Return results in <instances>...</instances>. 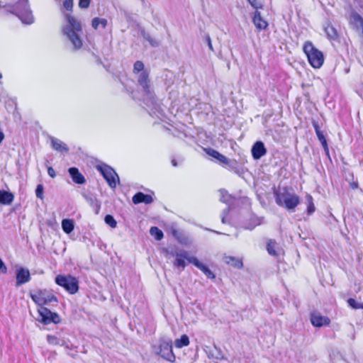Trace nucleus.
<instances>
[{
	"label": "nucleus",
	"instance_id": "nucleus-16",
	"mask_svg": "<svg viewBox=\"0 0 363 363\" xmlns=\"http://www.w3.org/2000/svg\"><path fill=\"white\" fill-rule=\"evenodd\" d=\"M205 351L208 358L220 360L226 359L220 348L218 347L216 345H213V349L206 347Z\"/></svg>",
	"mask_w": 363,
	"mask_h": 363
},
{
	"label": "nucleus",
	"instance_id": "nucleus-32",
	"mask_svg": "<svg viewBox=\"0 0 363 363\" xmlns=\"http://www.w3.org/2000/svg\"><path fill=\"white\" fill-rule=\"evenodd\" d=\"M107 20L106 18H94L91 21V26L95 30L98 29L99 26L101 25L103 28L107 26Z\"/></svg>",
	"mask_w": 363,
	"mask_h": 363
},
{
	"label": "nucleus",
	"instance_id": "nucleus-5",
	"mask_svg": "<svg viewBox=\"0 0 363 363\" xmlns=\"http://www.w3.org/2000/svg\"><path fill=\"white\" fill-rule=\"evenodd\" d=\"M275 201L277 205L294 211L300 203L299 197L284 188L283 191L275 193Z\"/></svg>",
	"mask_w": 363,
	"mask_h": 363
},
{
	"label": "nucleus",
	"instance_id": "nucleus-9",
	"mask_svg": "<svg viewBox=\"0 0 363 363\" xmlns=\"http://www.w3.org/2000/svg\"><path fill=\"white\" fill-rule=\"evenodd\" d=\"M55 283L71 294L77 293L79 290L78 280L72 276L57 275L55 277Z\"/></svg>",
	"mask_w": 363,
	"mask_h": 363
},
{
	"label": "nucleus",
	"instance_id": "nucleus-22",
	"mask_svg": "<svg viewBox=\"0 0 363 363\" xmlns=\"http://www.w3.org/2000/svg\"><path fill=\"white\" fill-rule=\"evenodd\" d=\"M313 126H314V128H315L317 137H318L319 141L320 142V143H321V145H322V146H323V147L326 155H329L328 146L327 141H326V139H325L323 133L320 130L319 126H318V124L314 123Z\"/></svg>",
	"mask_w": 363,
	"mask_h": 363
},
{
	"label": "nucleus",
	"instance_id": "nucleus-51",
	"mask_svg": "<svg viewBox=\"0 0 363 363\" xmlns=\"http://www.w3.org/2000/svg\"><path fill=\"white\" fill-rule=\"evenodd\" d=\"M4 139V134L3 132L0 131V144L1 143V142L3 141Z\"/></svg>",
	"mask_w": 363,
	"mask_h": 363
},
{
	"label": "nucleus",
	"instance_id": "nucleus-35",
	"mask_svg": "<svg viewBox=\"0 0 363 363\" xmlns=\"http://www.w3.org/2000/svg\"><path fill=\"white\" fill-rule=\"evenodd\" d=\"M105 223L112 228H116L117 222L111 215H106L104 218Z\"/></svg>",
	"mask_w": 363,
	"mask_h": 363
},
{
	"label": "nucleus",
	"instance_id": "nucleus-29",
	"mask_svg": "<svg viewBox=\"0 0 363 363\" xmlns=\"http://www.w3.org/2000/svg\"><path fill=\"white\" fill-rule=\"evenodd\" d=\"M278 248V244L274 240H269L267 245V250L270 255L277 256L278 253L277 249Z\"/></svg>",
	"mask_w": 363,
	"mask_h": 363
},
{
	"label": "nucleus",
	"instance_id": "nucleus-47",
	"mask_svg": "<svg viewBox=\"0 0 363 363\" xmlns=\"http://www.w3.org/2000/svg\"><path fill=\"white\" fill-rule=\"evenodd\" d=\"M7 268L4 262L0 259V274H5Z\"/></svg>",
	"mask_w": 363,
	"mask_h": 363
},
{
	"label": "nucleus",
	"instance_id": "nucleus-13",
	"mask_svg": "<svg viewBox=\"0 0 363 363\" xmlns=\"http://www.w3.org/2000/svg\"><path fill=\"white\" fill-rule=\"evenodd\" d=\"M16 286H19L30 280V272L28 269L18 267L16 272Z\"/></svg>",
	"mask_w": 363,
	"mask_h": 363
},
{
	"label": "nucleus",
	"instance_id": "nucleus-23",
	"mask_svg": "<svg viewBox=\"0 0 363 363\" xmlns=\"http://www.w3.org/2000/svg\"><path fill=\"white\" fill-rule=\"evenodd\" d=\"M14 199V196L12 193L0 190V203L3 205H10Z\"/></svg>",
	"mask_w": 363,
	"mask_h": 363
},
{
	"label": "nucleus",
	"instance_id": "nucleus-45",
	"mask_svg": "<svg viewBox=\"0 0 363 363\" xmlns=\"http://www.w3.org/2000/svg\"><path fill=\"white\" fill-rule=\"evenodd\" d=\"M91 0H79V6L82 9H86L90 4Z\"/></svg>",
	"mask_w": 363,
	"mask_h": 363
},
{
	"label": "nucleus",
	"instance_id": "nucleus-40",
	"mask_svg": "<svg viewBox=\"0 0 363 363\" xmlns=\"http://www.w3.org/2000/svg\"><path fill=\"white\" fill-rule=\"evenodd\" d=\"M220 200L223 203H228L230 200V196L224 190H220Z\"/></svg>",
	"mask_w": 363,
	"mask_h": 363
},
{
	"label": "nucleus",
	"instance_id": "nucleus-10",
	"mask_svg": "<svg viewBox=\"0 0 363 363\" xmlns=\"http://www.w3.org/2000/svg\"><path fill=\"white\" fill-rule=\"evenodd\" d=\"M38 318L37 320L44 325H48L51 323L57 324L60 322L61 319L60 315L55 312H52L46 307H40L38 309Z\"/></svg>",
	"mask_w": 363,
	"mask_h": 363
},
{
	"label": "nucleus",
	"instance_id": "nucleus-21",
	"mask_svg": "<svg viewBox=\"0 0 363 363\" xmlns=\"http://www.w3.org/2000/svg\"><path fill=\"white\" fill-rule=\"evenodd\" d=\"M252 21L257 28L264 30L268 26V23L264 21L259 11H256L254 13Z\"/></svg>",
	"mask_w": 363,
	"mask_h": 363
},
{
	"label": "nucleus",
	"instance_id": "nucleus-12",
	"mask_svg": "<svg viewBox=\"0 0 363 363\" xmlns=\"http://www.w3.org/2000/svg\"><path fill=\"white\" fill-rule=\"evenodd\" d=\"M311 322L315 327L328 325L330 320L327 316L322 315L319 312L314 311L311 313Z\"/></svg>",
	"mask_w": 363,
	"mask_h": 363
},
{
	"label": "nucleus",
	"instance_id": "nucleus-6",
	"mask_svg": "<svg viewBox=\"0 0 363 363\" xmlns=\"http://www.w3.org/2000/svg\"><path fill=\"white\" fill-rule=\"evenodd\" d=\"M310 65L314 68H320L324 62V56L322 52L314 47L310 41H306L303 47Z\"/></svg>",
	"mask_w": 363,
	"mask_h": 363
},
{
	"label": "nucleus",
	"instance_id": "nucleus-11",
	"mask_svg": "<svg viewBox=\"0 0 363 363\" xmlns=\"http://www.w3.org/2000/svg\"><path fill=\"white\" fill-rule=\"evenodd\" d=\"M97 169L103 175L109 186L113 189L116 188L117 184L116 179L119 181V177L114 169L106 164L98 165Z\"/></svg>",
	"mask_w": 363,
	"mask_h": 363
},
{
	"label": "nucleus",
	"instance_id": "nucleus-7",
	"mask_svg": "<svg viewBox=\"0 0 363 363\" xmlns=\"http://www.w3.org/2000/svg\"><path fill=\"white\" fill-rule=\"evenodd\" d=\"M166 256L168 259H170L171 257H174V261L173 262V264L175 267L181 269L183 270L187 262L189 263V259L191 258H196L195 257H191L189 255V252L183 249H171V250H166Z\"/></svg>",
	"mask_w": 363,
	"mask_h": 363
},
{
	"label": "nucleus",
	"instance_id": "nucleus-25",
	"mask_svg": "<svg viewBox=\"0 0 363 363\" xmlns=\"http://www.w3.org/2000/svg\"><path fill=\"white\" fill-rule=\"evenodd\" d=\"M84 196L86 201L95 210L96 213H98L101 204L96 197L94 195H84Z\"/></svg>",
	"mask_w": 363,
	"mask_h": 363
},
{
	"label": "nucleus",
	"instance_id": "nucleus-30",
	"mask_svg": "<svg viewBox=\"0 0 363 363\" xmlns=\"http://www.w3.org/2000/svg\"><path fill=\"white\" fill-rule=\"evenodd\" d=\"M189 345V338L186 335H182L180 338L176 339L174 345L177 348H182Z\"/></svg>",
	"mask_w": 363,
	"mask_h": 363
},
{
	"label": "nucleus",
	"instance_id": "nucleus-3",
	"mask_svg": "<svg viewBox=\"0 0 363 363\" xmlns=\"http://www.w3.org/2000/svg\"><path fill=\"white\" fill-rule=\"evenodd\" d=\"M138 84L142 87L143 93V101L148 106H155L157 105V100L152 90L150 80L149 79V72L143 71L137 77Z\"/></svg>",
	"mask_w": 363,
	"mask_h": 363
},
{
	"label": "nucleus",
	"instance_id": "nucleus-15",
	"mask_svg": "<svg viewBox=\"0 0 363 363\" xmlns=\"http://www.w3.org/2000/svg\"><path fill=\"white\" fill-rule=\"evenodd\" d=\"M251 152L255 160H259L267 153V149L262 141H257L252 147Z\"/></svg>",
	"mask_w": 363,
	"mask_h": 363
},
{
	"label": "nucleus",
	"instance_id": "nucleus-8",
	"mask_svg": "<svg viewBox=\"0 0 363 363\" xmlns=\"http://www.w3.org/2000/svg\"><path fill=\"white\" fill-rule=\"evenodd\" d=\"M32 300L40 307H45L52 302H57V297L47 289L34 290L30 293Z\"/></svg>",
	"mask_w": 363,
	"mask_h": 363
},
{
	"label": "nucleus",
	"instance_id": "nucleus-1",
	"mask_svg": "<svg viewBox=\"0 0 363 363\" xmlns=\"http://www.w3.org/2000/svg\"><path fill=\"white\" fill-rule=\"evenodd\" d=\"M64 16L67 23L62 28L63 34L72 43L74 49L78 50L82 46L81 23L69 13H65Z\"/></svg>",
	"mask_w": 363,
	"mask_h": 363
},
{
	"label": "nucleus",
	"instance_id": "nucleus-49",
	"mask_svg": "<svg viewBox=\"0 0 363 363\" xmlns=\"http://www.w3.org/2000/svg\"><path fill=\"white\" fill-rule=\"evenodd\" d=\"M48 174H49L50 177H51L52 178H54L55 177V172L54 170V169L51 167H49L48 168Z\"/></svg>",
	"mask_w": 363,
	"mask_h": 363
},
{
	"label": "nucleus",
	"instance_id": "nucleus-39",
	"mask_svg": "<svg viewBox=\"0 0 363 363\" xmlns=\"http://www.w3.org/2000/svg\"><path fill=\"white\" fill-rule=\"evenodd\" d=\"M262 223V219L259 218H256L253 219V223L250 224L245 227V229L252 230H253L257 225H259Z\"/></svg>",
	"mask_w": 363,
	"mask_h": 363
},
{
	"label": "nucleus",
	"instance_id": "nucleus-37",
	"mask_svg": "<svg viewBox=\"0 0 363 363\" xmlns=\"http://www.w3.org/2000/svg\"><path fill=\"white\" fill-rule=\"evenodd\" d=\"M347 303L351 308L354 309L363 308V303H358L355 299L352 298L347 300Z\"/></svg>",
	"mask_w": 363,
	"mask_h": 363
},
{
	"label": "nucleus",
	"instance_id": "nucleus-43",
	"mask_svg": "<svg viewBox=\"0 0 363 363\" xmlns=\"http://www.w3.org/2000/svg\"><path fill=\"white\" fill-rule=\"evenodd\" d=\"M63 7L67 11H72L73 7V0H64Z\"/></svg>",
	"mask_w": 363,
	"mask_h": 363
},
{
	"label": "nucleus",
	"instance_id": "nucleus-36",
	"mask_svg": "<svg viewBox=\"0 0 363 363\" xmlns=\"http://www.w3.org/2000/svg\"><path fill=\"white\" fill-rule=\"evenodd\" d=\"M144 70V64L142 61H136L133 65V72L135 74H140Z\"/></svg>",
	"mask_w": 363,
	"mask_h": 363
},
{
	"label": "nucleus",
	"instance_id": "nucleus-26",
	"mask_svg": "<svg viewBox=\"0 0 363 363\" xmlns=\"http://www.w3.org/2000/svg\"><path fill=\"white\" fill-rule=\"evenodd\" d=\"M225 262L227 264L231 265L237 269H240L243 266L242 262L240 259L231 256L225 257Z\"/></svg>",
	"mask_w": 363,
	"mask_h": 363
},
{
	"label": "nucleus",
	"instance_id": "nucleus-48",
	"mask_svg": "<svg viewBox=\"0 0 363 363\" xmlns=\"http://www.w3.org/2000/svg\"><path fill=\"white\" fill-rule=\"evenodd\" d=\"M247 1L249 2V4L255 9H261L262 6V5H258L257 3H256V0H247Z\"/></svg>",
	"mask_w": 363,
	"mask_h": 363
},
{
	"label": "nucleus",
	"instance_id": "nucleus-4",
	"mask_svg": "<svg viewBox=\"0 0 363 363\" xmlns=\"http://www.w3.org/2000/svg\"><path fill=\"white\" fill-rule=\"evenodd\" d=\"M153 352L164 359L170 362L175 361V355L172 351V341L169 337H162L158 342L152 345Z\"/></svg>",
	"mask_w": 363,
	"mask_h": 363
},
{
	"label": "nucleus",
	"instance_id": "nucleus-18",
	"mask_svg": "<svg viewBox=\"0 0 363 363\" xmlns=\"http://www.w3.org/2000/svg\"><path fill=\"white\" fill-rule=\"evenodd\" d=\"M132 201L135 204L140 203L150 204L153 201V199L152 196L149 194H145L143 192H138L133 196Z\"/></svg>",
	"mask_w": 363,
	"mask_h": 363
},
{
	"label": "nucleus",
	"instance_id": "nucleus-28",
	"mask_svg": "<svg viewBox=\"0 0 363 363\" xmlns=\"http://www.w3.org/2000/svg\"><path fill=\"white\" fill-rule=\"evenodd\" d=\"M74 228V223L71 219H63L62 221V228L65 233L69 234L72 233Z\"/></svg>",
	"mask_w": 363,
	"mask_h": 363
},
{
	"label": "nucleus",
	"instance_id": "nucleus-50",
	"mask_svg": "<svg viewBox=\"0 0 363 363\" xmlns=\"http://www.w3.org/2000/svg\"><path fill=\"white\" fill-rule=\"evenodd\" d=\"M227 159L228 157L221 154L217 161L219 162V164L222 166Z\"/></svg>",
	"mask_w": 363,
	"mask_h": 363
},
{
	"label": "nucleus",
	"instance_id": "nucleus-27",
	"mask_svg": "<svg viewBox=\"0 0 363 363\" xmlns=\"http://www.w3.org/2000/svg\"><path fill=\"white\" fill-rule=\"evenodd\" d=\"M223 167L233 171L235 173H238V162L235 160H230L228 158L222 165Z\"/></svg>",
	"mask_w": 363,
	"mask_h": 363
},
{
	"label": "nucleus",
	"instance_id": "nucleus-31",
	"mask_svg": "<svg viewBox=\"0 0 363 363\" xmlns=\"http://www.w3.org/2000/svg\"><path fill=\"white\" fill-rule=\"evenodd\" d=\"M141 34L143 38L146 40L150 44L151 46L155 48L160 46V42L156 39L152 38L151 35L149 33H146L144 30H141Z\"/></svg>",
	"mask_w": 363,
	"mask_h": 363
},
{
	"label": "nucleus",
	"instance_id": "nucleus-24",
	"mask_svg": "<svg viewBox=\"0 0 363 363\" xmlns=\"http://www.w3.org/2000/svg\"><path fill=\"white\" fill-rule=\"evenodd\" d=\"M325 33L330 40H336L338 38L337 30L330 23L324 26Z\"/></svg>",
	"mask_w": 363,
	"mask_h": 363
},
{
	"label": "nucleus",
	"instance_id": "nucleus-53",
	"mask_svg": "<svg viewBox=\"0 0 363 363\" xmlns=\"http://www.w3.org/2000/svg\"><path fill=\"white\" fill-rule=\"evenodd\" d=\"M1 6H4V5L1 4V1H0V7Z\"/></svg>",
	"mask_w": 363,
	"mask_h": 363
},
{
	"label": "nucleus",
	"instance_id": "nucleus-44",
	"mask_svg": "<svg viewBox=\"0 0 363 363\" xmlns=\"http://www.w3.org/2000/svg\"><path fill=\"white\" fill-rule=\"evenodd\" d=\"M204 40H205V42L206 43L208 48L210 50H211L212 52L214 51V49H213V45H212V43H211V39L209 36L208 34H206L205 37H204Z\"/></svg>",
	"mask_w": 363,
	"mask_h": 363
},
{
	"label": "nucleus",
	"instance_id": "nucleus-33",
	"mask_svg": "<svg viewBox=\"0 0 363 363\" xmlns=\"http://www.w3.org/2000/svg\"><path fill=\"white\" fill-rule=\"evenodd\" d=\"M306 201L307 203V213L308 215H311L315 210L313 197L310 194H308L306 196Z\"/></svg>",
	"mask_w": 363,
	"mask_h": 363
},
{
	"label": "nucleus",
	"instance_id": "nucleus-46",
	"mask_svg": "<svg viewBox=\"0 0 363 363\" xmlns=\"http://www.w3.org/2000/svg\"><path fill=\"white\" fill-rule=\"evenodd\" d=\"M229 208H225L221 213V221L223 223H226L225 218L229 213Z\"/></svg>",
	"mask_w": 363,
	"mask_h": 363
},
{
	"label": "nucleus",
	"instance_id": "nucleus-54",
	"mask_svg": "<svg viewBox=\"0 0 363 363\" xmlns=\"http://www.w3.org/2000/svg\"><path fill=\"white\" fill-rule=\"evenodd\" d=\"M2 77V74L0 73V79Z\"/></svg>",
	"mask_w": 363,
	"mask_h": 363
},
{
	"label": "nucleus",
	"instance_id": "nucleus-14",
	"mask_svg": "<svg viewBox=\"0 0 363 363\" xmlns=\"http://www.w3.org/2000/svg\"><path fill=\"white\" fill-rule=\"evenodd\" d=\"M349 23L351 28L357 31L363 29V18L356 11L351 12L349 17Z\"/></svg>",
	"mask_w": 363,
	"mask_h": 363
},
{
	"label": "nucleus",
	"instance_id": "nucleus-34",
	"mask_svg": "<svg viewBox=\"0 0 363 363\" xmlns=\"http://www.w3.org/2000/svg\"><path fill=\"white\" fill-rule=\"evenodd\" d=\"M150 233L157 240H161L163 238L164 234L162 231L157 227L153 226L150 228Z\"/></svg>",
	"mask_w": 363,
	"mask_h": 363
},
{
	"label": "nucleus",
	"instance_id": "nucleus-17",
	"mask_svg": "<svg viewBox=\"0 0 363 363\" xmlns=\"http://www.w3.org/2000/svg\"><path fill=\"white\" fill-rule=\"evenodd\" d=\"M189 263L193 264L201 270L208 278L211 279L215 278V274L207 266L199 262L197 258H191V259H189Z\"/></svg>",
	"mask_w": 363,
	"mask_h": 363
},
{
	"label": "nucleus",
	"instance_id": "nucleus-38",
	"mask_svg": "<svg viewBox=\"0 0 363 363\" xmlns=\"http://www.w3.org/2000/svg\"><path fill=\"white\" fill-rule=\"evenodd\" d=\"M43 193H44L43 185L41 184H38L36 186V189H35V195H36L37 198H38L40 199H43V198H44Z\"/></svg>",
	"mask_w": 363,
	"mask_h": 363
},
{
	"label": "nucleus",
	"instance_id": "nucleus-41",
	"mask_svg": "<svg viewBox=\"0 0 363 363\" xmlns=\"http://www.w3.org/2000/svg\"><path fill=\"white\" fill-rule=\"evenodd\" d=\"M206 153L215 158L216 160H218V159L219 158V157L220 156V153L219 152H218L217 150H214V149H212V148H208L206 150Z\"/></svg>",
	"mask_w": 363,
	"mask_h": 363
},
{
	"label": "nucleus",
	"instance_id": "nucleus-42",
	"mask_svg": "<svg viewBox=\"0 0 363 363\" xmlns=\"http://www.w3.org/2000/svg\"><path fill=\"white\" fill-rule=\"evenodd\" d=\"M47 340L50 344H52V345H60V340L56 336H54V335H48Z\"/></svg>",
	"mask_w": 363,
	"mask_h": 363
},
{
	"label": "nucleus",
	"instance_id": "nucleus-20",
	"mask_svg": "<svg viewBox=\"0 0 363 363\" xmlns=\"http://www.w3.org/2000/svg\"><path fill=\"white\" fill-rule=\"evenodd\" d=\"M52 147L60 152H67L69 151L68 146L60 140L52 137L50 138Z\"/></svg>",
	"mask_w": 363,
	"mask_h": 363
},
{
	"label": "nucleus",
	"instance_id": "nucleus-52",
	"mask_svg": "<svg viewBox=\"0 0 363 363\" xmlns=\"http://www.w3.org/2000/svg\"><path fill=\"white\" fill-rule=\"evenodd\" d=\"M172 164L174 167H177V162L175 160H172Z\"/></svg>",
	"mask_w": 363,
	"mask_h": 363
},
{
	"label": "nucleus",
	"instance_id": "nucleus-2",
	"mask_svg": "<svg viewBox=\"0 0 363 363\" xmlns=\"http://www.w3.org/2000/svg\"><path fill=\"white\" fill-rule=\"evenodd\" d=\"M9 6L12 9L11 12L18 16L22 23L26 24L33 23L34 18L30 10L28 0H11Z\"/></svg>",
	"mask_w": 363,
	"mask_h": 363
},
{
	"label": "nucleus",
	"instance_id": "nucleus-19",
	"mask_svg": "<svg viewBox=\"0 0 363 363\" xmlns=\"http://www.w3.org/2000/svg\"><path fill=\"white\" fill-rule=\"evenodd\" d=\"M68 172L72 179L73 182L78 184H83L86 180L84 177L79 172L77 167H70Z\"/></svg>",
	"mask_w": 363,
	"mask_h": 363
}]
</instances>
